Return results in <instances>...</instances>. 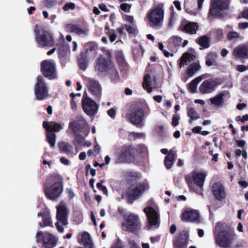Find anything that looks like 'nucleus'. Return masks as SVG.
Wrapping results in <instances>:
<instances>
[{
	"label": "nucleus",
	"mask_w": 248,
	"mask_h": 248,
	"mask_svg": "<svg viewBox=\"0 0 248 248\" xmlns=\"http://www.w3.org/2000/svg\"><path fill=\"white\" fill-rule=\"evenodd\" d=\"M43 189L47 199L57 200L63 192V177L58 172L49 174L43 183Z\"/></svg>",
	"instance_id": "obj_1"
},
{
	"label": "nucleus",
	"mask_w": 248,
	"mask_h": 248,
	"mask_svg": "<svg viewBox=\"0 0 248 248\" xmlns=\"http://www.w3.org/2000/svg\"><path fill=\"white\" fill-rule=\"evenodd\" d=\"M223 229V224H216L214 231L216 244L221 248H230L233 239L232 233L229 229Z\"/></svg>",
	"instance_id": "obj_2"
},
{
	"label": "nucleus",
	"mask_w": 248,
	"mask_h": 248,
	"mask_svg": "<svg viewBox=\"0 0 248 248\" xmlns=\"http://www.w3.org/2000/svg\"><path fill=\"white\" fill-rule=\"evenodd\" d=\"M206 174L193 171L186 176V180L190 189L199 194H202V188Z\"/></svg>",
	"instance_id": "obj_3"
},
{
	"label": "nucleus",
	"mask_w": 248,
	"mask_h": 248,
	"mask_svg": "<svg viewBox=\"0 0 248 248\" xmlns=\"http://www.w3.org/2000/svg\"><path fill=\"white\" fill-rule=\"evenodd\" d=\"M35 39L42 47H51L55 44L54 39L51 33L44 27L36 25L34 29Z\"/></svg>",
	"instance_id": "obj_4"
},
{
	"label": "nucleus",
	"mask_w": 248,
	"mask_h": 248,
	"mask_svg": "<svg viewBox=\"0 0 248 248\" xmlns=\"http://www.w3.org/2000/svg\"><path fill=\"white\" fill-rule=\"evenodd\" d=\"M165 8L163 3H160L148 13L147 18L153 27H161L164 17Z\"/></svg>",
	"instance_id": "obj_5"
},
{
	"label": "nucleus",
	"mask_w": 248,
	"mask_h": 248,
	"mask_svg": "<svg viewBox=\"0 0 248 248\" xmlns=\"http://www.w3.org/2000/svg\"><path fill=\"white\" fill-rule=\"evenodd\" d=\"M148 217L149 223V229H156L160 225L159 215L158 210L153 200H149L147 202V206L144 209Z\"/></svg>",
	"instance_id": "obj_6"
},
{
	"label": "nucleus",
	"mask_w": 248,
	"mask_h": 248,
	"mask_svg": "<svg viewBox=\"0 0 248 248\" xmlns=\"http://www.w3.org/2000/svg\"><path fill=\"white\" fill-rule=\"evenodd\" d=\"M105 55L106 57L103 56H100L97 59L95 66L96 70L101 73L111 71L115 76L118 77V72L114 68L111 60V53L109 52H107Z\"/></svg>",
	"instance_id": "obj_7"
},
{
	"label": "nucleus",
	"mask_w": 248,
	"mask_h": 248,
	"mask_svg": "<svg viewBox=\"0 0 248 248\" xmlns=\"http://www.w3.org/2000/svg\"><path fill=\"white\" fill-rule=\"evenodd\" d=\"M36 242L42 243L44 248H53L57 243L58 239L55 236L48 232H38L36 234Z\"/></svg>",
	"instance_id": "obj_8"
},
{
	"label": "nucleus",
	"mask_w": 248,
	"mask_h": 248,
	"mask_svg": "<svg viewBox=\"0 0 248 248\" xmlns=\"http://www.w3.org/2000/svg\"><path fill=\"white\" fill-rule=\"evenodd\" d=\"M37 82L34 86V94L38 100H43L48 96V88L42 76L37 77Z\"/></svg>",
	"instance_id": "obj_9"
},
{
	"label": "nucleus",
	"mask_w": 248,
	"mask_h": 248,
	"mask_svg": "<svg viewBox=\"0 0 248 248\" xmlns=\"http://www.w3.org/2000/svg\"><path fill=\"white\" fill-rule=\"evenodd\" d=\"M41 72L44 76L49 79L57 78L56 65L52 60H44L41 62Z\"/></svg>",
	"instance_id": "obj_10"
},
{
	"label": "nucleus",
	"mask_w": 248,
	"mask_h": 248,
	"mask_svg": "<svg viewBox=\"0 0 248 248\" xmlns=\"http://www.w3.org/2000/svg\"><path fill=\"white\" fill-rule=\"evenodd\" d=\"M228 6L229 3L227 1L216 0L212 4L209 14L211 16H222Z\"/></svg>",
	"instance_id": "obj_11"
},
{
	"label": "nucleus",
	"mask_w": 248,
	"mask_h": 248,
	"mask_svg": "<svg viewBox=\"0 0 248 248\" xmlns=\"http://www.w3.org/2000/svg\"><path fill=\"white\" fill-rule=\"evenodd\" d=\"M137 152V150L132 146L124 147L119 154L118 161L122 163L131 162L134 159Z\"/></svg>",
	"instance_id": "obj_12"
},
{
	"label": "nucleus",
	"mask_w": 248,
	"mask_h": 248,
	"mask_svg": "<svg viewBox=\"0 0 248 248\" xmlns=\"http://www.w3.org/2000/svg\"><path fill=\"white\" fill-rule=\"evenodd\" d=\"M82 107L83 111L88 115L94 116L97 112L98 106L94 101L89 97H84L83 95L82 101Z\"/></svg>",
	"instance_id": "obj_13"
},
{
	"label": "nucleus",
	"mask_w": 248,
	"mask_h": 248,
	"mask_svg": "<svg viewBox=\"0 0 248 248\" xmlns=\"http://www.w3.org/2000/svg\"><path fill=\"white\" fill-rule=\"evenodd\" d=\"M124 221L122 223V226L131 232H134L138 226L139 217L137 215L130 213L124 216Z\"/></svg>",
	"instance_id": "obj_14"
},
{
	"label": "nucleus",
	"mask_w": 248,
	"mask_h": 248,
	"mask_svg": "<svg viewBox=\"0 0 248 248\" xmlns=\"http://www.w3.org/2000/svg\"><path fill=\"white\" fill-rule=\"evenodd\" d=\"M129 121L133 124H140V102L135 101L131 103L130 108Z\"/></svg>",
	"instance_id": "obj_15"
},
{
	"label": "nucleus",
	"mask_w": 248,
	"mask_h": 248,
	"mask_svg": "<svg viewBox=\"0 0 248 248\" xmlns=\"http://www.w3.org/2000/svg\"><path fill=\"white\" fill-rule=\"evenodd\" d=\"M69 127L74 133L84 132L86 130L88 124L86 120L81 118L70 122Z\"/></svg>",
	"instance_id": "obj_16"
},
{
	"label": "nucleus",
	"mask_w": 248,
	"mask_h": 248,
	"mask_svg": "<svg viewBox=\"0 0 248 248\" xmlns=\"http://www.w3.org/2000/svg\"><path fill=\"white\" fill-rule=\"evenodd\" d=\"M217 86V83L216 80L213 79H207L201 84L199 91L202 94L210 93L215 90Z\"/></svg>",
	"instance_id": "obj_17"
},
{
	"label": "nucleus",
	"mask_w": 248,
	"mask_h": 248,
	"mask_svg": "<svg viewBox=\"0 0 248 248\" xmlns=\"http://www.w3.org/2000/svg\"><path fill=\"white\" fill-rule=\"evenodd\" d=\"M56 218L64 226L68 224V210L65 205H59L56 207Z\"/></svg>",
	"instance_id": "obj_18"
},
{
	"label": "nucleus",
	"mask_w": 248,
	"mask_h": 248,
	"mask_svg": "<svg viewBox=\"0 0 248 248\" xmlns=\"http://www.w3.org/2000/svg\"><path fill=\"white\" fill-rule=\"evenodd\" d=\"M212 191L216 199L218 201H221L226 197L225 188L220 182L215 183L212 185Z\"/></svg>",
	"instance_id": "obj_19"
},
{
	"label": "nucleus",
	"mask_w": 248,
	"mask_h": 248,
	"mask_svg": "<svg viewBox=\"0 0 248 248\" xmlns=\"http://www.w3.org/2000/svg\"><path fill=\"white\" fill-rule=\"evenodd\" d=\"M127 202L132 204L140 196V186H130L126 190Z\"/></svg>",
	"instance_id": "obj_20"
},
{
	"label": "nucleus",
	"mask_w": 248,
	"mask_h": 248,
	"mask_svg": "<svg viewBox=\"0 0 248 248\" xmlns=\"http://www.w3.org/2000/svg\"><path fill=\"white\" fill-rule=\"evenodd\" d=\"M230 97V95L229 92L227 91H223L220 92L215 97L211 98L210 101L212 104L217 107H219L222 106L224 104L226 98Z\"/></svg>",
	"instance_id": "obj_21"
},
{
	"label": "nucleus",
	"mask_w": 248,
	"mask_h": 248,
	"mask_svg": "<svg viewBox=\"0 0 248 248\" xmlns=\"http://www.w3.org/2000/svg\"><path fill=\"white\" fill-rule=\"evenodd\" d=\"M182 219L189 222H199L200 215L197 210H190L185 212L182 216Z\"/></svg>",
	"instance_id": "obj_22"
},
{
	"label": "nucleus",
	"mask_w": 248,
	"mask_h": 248,
	"mask_svg": "<svg viewBox=\"0 0 248 248\" xmlns=\"http://www.w3.org/2000/svg\"><path fill=\"white\" fill-rule=\"evenodd\" d=\"M188 236L189 233L187 231H183L179 233L178 238L174 242V248H186Z\"/></svg>",
	"instance_id": "obj_23"
},
{
	"label": "nucleus",
	"mask_w": 248,
	"mask_h": 248,
	"mask_svg": "<svg viewBox=\"0 0 248 248\" xmlns=\"http://www.w3.org/2000/svg\"><path fill=\"white\" fill-rule=\"evenodd\" d=\"M198 29V25L196 22H188L182 23L179 27L178 29L185 33L190 34L196 33Z\"/></svg>",
	"instance_id": "obj_24"
},
{
	"label": "nucleus",
	"mask_w": 248,
	"mask_h": 248,
	"mask_svg": "<svg viewBox=\"0 0 248 248\" xmlns=\"http://www.w3.org/2000/svg\"><path fill=\"white\" fill-rule=\"evenodd\" d=\"M89 90L92 94L97 98L101 96V87L99 82L94 79H89L88 81Z\"/></svg>",
	"instance_id": "obj_25"
},
{
	"label": "nucleus",
	"mask_w": 248,
	"mask_h": 248,
	"mask_svg": "<svg viewBox=\"0 0 248 248\" xmlns=\"http://www.w3.org/2000/svg\"><path fill=\"white\" fill-rule=\"evenodd\" d=\"M43 126L47 131H53L54 133L58 132L62 128V124L54 121H44Z\"/></svg>",
	"instance_id": "obj_26"
},
{
	"label": "nucleus",
	"mask_w": 248,
	"mask_h": 248,
	"mask_svg": "<svg viewBox=\"0 0 248 248\" xmlns=\"http://www.w3.org/2000/svg\"><path fill=\"white\" fill-rule=\"evenodd\" d=\"M84 48L85 51L83 53L90 58H94L97 54L98 46L94 43L89 42L86 44Z\"/></svg>",
	"instance_id": "obj_27"
},
{
	"label": "nucleus",
	"mask_w": 248,
	"mask_h": 248,
	"mask_svg": "<svg viewBox=\"0 0 248 248\" xmlns=\"http://www.w3.org/2000/svg\"><path fill=\"white\" fill-rule=\"evenodd\" d=\"M195 59V53L193 49L184 53L180 59V62L179 63L180 67L181 68L185 64H188L191 61Z\"/></svg>",
	"instance_id": "obj_28"
},
{
	"label": "nucleus",
	"mask_w": 248,
	"mask_h": 248,
	"mask_svg": "<svg viewBox=\"0 0 248 248\" xmlns=\"http://www.w3.org/2000/svg\"><path fill=\"white\" fill-rule=\"evenodd\" d=\"M233 54L238 58H248V46L246 45H239L236 47L233 51Z\"/></svg>",
	"instance_id": "obj_29"
},
{
	"label": "nucleus",
	"mask_w": 248,
	"mask_h": 248,
	"mask_svg": "<svg viewBox=\"0 0 248 248\" xmlns=\"http://www.w3.org/2000/svg\"><path fill=\"white\" fill-rule=\"evenodd\" d=\"M65 29L67 32H73L77 35L86 34L87 30L80 28L77 24H68L65 26Z\"/></svg>",
	"instance_id": "obj_30"
},
{
	"label": "nucleus",
	"mask_w": 248,
	"mask_h": 248,
	"mask_svg": "<svg viewBox=\"0 0 248 248\" xmlns=\"http://www.w3.org/2000/svg\"><path fill=\"white\" fill-rule=\"evenodd\" d=\"M89 58H91L83 52H80L78 59V66L80 69L84 71L87 68Z\"/></svg>",
	"instance_id": "obj_31"
},
{
	"label": "nucleus",
	"mask_w": 248,
	"mask_h": 248,
	"mask_svg": "<svg viewBox=\"0 0 248 248\" xmlns=\"http://www.w3.org/2000/svg\"><path fill=\"white\" fill-rule=\"evenodd\" d=\"M150 113V109L147 103L143 101L140 102V127L144 125L143 119H145Z\"/></svg>",
	"instance_id": "obj_32"
},
{
	"label": "nucleus",
	"mask_w": 248,
	"mask_h": 248,
	"mask_svg": "<svg viewBox=\"0 0 248 248\" xmlns=\"http://www.w3.org/2000/svg\"><path fill=\"white\" fill-rule=\"evenodd\" d=\"M57 46H59L58 55L59 57H64L69 50V45L64 41V39H63L62 40V42L59 44H57Z\"/></svg>",
	"instance_id": "obj_33"
},
{
	"label": "nucleus",
	"mask_w": 248,
	"mask_h": 248,
	"mask_svg": "<svg viewBox=\"0 0 248 248\" xmlns=\"http://www.w3.org/2000/svg\"><path fill=\"white\" fill-rule=\"evenodd\" d=\"M176 153L172 150H170L164 160V165L167 169H170L173 164L174 156Z\"/></svg>",
	"instance_id": "obj_34"
},
{
	"label": "nucleus",
	"mask_w": 248,
	"mask_h": 248,
	"mask_svg": "<svg viewBox=\"0 0 248 248\" xmlns=\"http://www.w3.org/2000/svg\"><path fill=\"white\" fill-rule=\"evenodd\" d=\"M81 242L86 248H93V244L92 242L90 234L87 232H84L81 237Z\"/></svg>",
	"instance_id": "obj_35"
},
{
	"label": "nucleus",
	"mask_w": 248,
	"mask_h": 248,
	"mask_svg": "<svg viewBox=\"0 0 248 248\" xmlns=\"http://www.w3.org/2000/svg\"><path fill=\"white\" fill-rule=\"evenodd\" d=\"M201 66L198 62H195L190 64L187 69L186 74L189 77H192L200 69Z\"/></svg>",
	"instance_id": "obj_36"
},
{
	"label": "nucleus",
	"mask_w": 248,
	"mask_h": 248,
	"mask_svg": "<svg viewBox=\"0 0 248 248\" xmlns=\"http://www.w3.org/2000/svg\"><path fill=\"white\" fill-rule=\"evenodd\" d=\"M58 147L61 153L68 154L72 151V146L68 142L61 141L58 143Z\"/></svg>",
	"instance_id": "obj_37"
},
{
	"label": "nucleus",
	"mask_w": 248,
	"mask_h": 248,
	"mask_svg": "<svg viewBox=\"0 0 248 248\" xmlns=\"http://www.w3.org/2000/svg\"><path fill=\"white\" fill-rule=\"evenodd\" d=\"M153 82L151 80V76L149 74H146L144 78L143 82V87L146 89L148 92H151L153 88Z\"/></svg>",
	"instance_id": "obj_38"
},
{
	"label": "nucleus",
	"mask_w": 248,
	"mask_h": 248,
	"mask_svg": "<svg viewBox=\"0 0 248 248\" xmlns=\"http://www.w3.org/2000/svg\"><path fill=\"white\" fill-rule=\"evenodd\" d=\"M244 37L236 31H231L227 34V39L231 41H241Z\"/></svg>",
	"instance_id": "obj_39"
},
{
	"label": "nucleus",
	"mask_w": 248,
	"mask_h": 248,
	"mask_svg": "<svg viewBox=\"0 0 248 248\" xmlns=\"http://www.w3.org/2000/svg\"><path fill=\"white\" fill-rule=\"evenodd\" d=\"M56 134L53 131H47L46 134L47 141L49 143L51 148H53L55 146L56 143Z\"/></svg>",
	"instance_id": "obj_40"
},
{
	"label": "nucleus",
	"mask_w": 248,
	"mask_h": 248,
	"mask_svg": "<svg viewBox=\"0 0 248 248\" xmlns=\"http://www.w3.org/2000/svg\"><path fill=\"white\" fill-rule=\"evenodd\" d=\"M217 55L216 53L210 52L208 54L206 58V64L208 66L213 65L217 58Z\"/></svg>",
	"instance_id": "obj_41"
},
{
	"label": "nucleus",
	"mask_w": 248,
	"mask_h": 248,
	"mask_svg": "<svg viewBox=\"0 0 248 248\" xmlns=\"http://www.w3.org/2000/svg\"><path fill=\"white\" fill-rule=\"evenodd\" d=\"M202 78L201 77H198L193 80L189 85V90L192 93H194L197 91V85L202 80Z\"/></svg>",
	"instance_id": "obj_42"
},
{
	"label": "nucleus",
	"mask_w": 248,
	"mask_h": 248,
	"mask_svg": "<svg viewBox=\"0 0 248 248\" xmlns=\"http://www.w3.org/2000/svg\"><path fill=\"white\" fill-rule=\"evenodd\" d=\"M198 43L203 48H207L210 46L209 39L206 36H203L200 37L198 40Z\"/></svg>",
	"instance_id": "obj_43"
},
{
	"label": "nucleus",
	"mask_w": 248,
	"mask_h": 248,
	"mask_svg": "<svg viewBox=\"0 0 248 248\" xmlns=\"http://www.w3.org/2000/svg\"><path fill=\"white\" fill-rule=\"evenodd\" d=\"M124 27L125 30L129 33V36L134 37L138 34V30L133 26L125 24Z\"/></svg>",
	"instance_id": "obj_44"
},
{
	"label": "nucleus",
	"mask_w": 248,
	"mask_h": 248,
	"mask_svg": "<svg viewBox=\"0 0 248 248\" xmlns=\"http://www.w3.org/2000/svg\"><path fill=\"white\" fill-rule=\"evenodd\" d=\"M40 225L42 228L46 226L53 227L50 215L48 214L46 217L43 218L42 222L40 223Z\"/></svg>",
	"instance_id": "obj_45"
},
{
	"label": "nucleus",
	"mask_w": 248,
	"mask_h": 248,
	"mask_svg": "<svg viewBox=\"0 0 248 248\" xmlns=\"http://www.w3.org/2000/svg\"><path fill=\"white\" fill-rule=\"evenodd\" d=\"M187 115L191 119V120H195L199 118V114L193 108H190L187 110Z\"/></svg>",
	"instance_id": "obj_46"
},
{
	"label": "nucleus",
	"mask_w": 248,
	"mask_h": 248,
	"mask_svg": "<svg viewBox=\"0 0 248 248\" xmlns=\"http://www.w3.org/2000/svg\"><path fill=\"white\" fill-rule=\"evenodd\" d=\"M182 39L179 36H173L169 39V43H173L175 46H180L182 43Z\"/></svg>",
	"instance_id": "obj_47"
},
{
	"label": "nucleus",
	"mask_w": 248,
	"mask_h": 248,
	"mask_svg": "<svg viewBox=\"0 0 248 248\" xmlns=\"http://www.w3.org/2000/svg\"><path fill=\"white\" fill-rule=\"evenodd\" d=\"M116 58L118 62L123 66L126 64L123 53L122 51H118L116 54Z\"/></svg>",
	"instance_id": "obj_48"
},
{
	"label": "nucleus",
	"mask_w": 248,
	"mask_h": 248,
	"mask_svg": "<svg viewBox=\"0 0 248 248\" xmlns=\"http://www.w3.org/2000/svg\"><path fill=\"white\" fill-rule=\"evenodd\" d=\"M74 137L76 141L79 145H84L85 138L78 133H74Z\"/></svg>",
	"instance_id": "obj_49"
},
{
	"label": "nucleus",
	"mask_w": 248,
	"mask_h": 248,
	"mask_svg": "<svg viewBox=\"0 0 248 248\" xmlns=\"http://www.w3.org/2000/svg\"><path fill=\"white\" fill-rule=\"evenodd\" d=\"M44 3L46 7L52 8L57 3V0H44Z\"/></svg>",
	"instance_id": "obj_50"
},
{
	"label": "nucleus",
	"mask_w": 248,
	"mask_h": 248,
	"mask_svg": "<svg viewBox=\"0 0 248 248\" xmlns=\"http://www.w3.org/2000/svg\"><path fill=\"white\" fill-rule=\"evenodd\" d=\"M103 183L104 181L101 180L100 182L97 183L96 186L98 189L102 191L104 194L107 195L108 191L106 186L102 185V184Z\"/></svg>",
	"instance_id": "obj_51"
},
{
	"label": "nucleus",
	"mask_w": 248,
	"mask_h": 248,
	"mask_svg": "<svg viewBox=\"0 0 248 248\" xmlns=\"http://www.w3.org/2000/svg\"><path fill=\"white\" fill-rule=\"evenodd\" d=\"M149 185L148 181L146 180H144L142 183H140V194L145 191L149 189Z\"/></svg>",
	"instance_id": "obj_52"
},
{
	"label": "nucleus",
	"mask_w": 248,
	"mask_h": 248,
	"mask_svg": "<svg viewBox=\"0 0 248 248\" xmlns=\"http://www.w3.org/2000/svg\"><path fill=\"white\" fill-rule=\"evenodd\" d=\"M76 7V5L74 3L69 2H67L63 7V10L65 11H68L69 10H74Z\"/></svg>",
	"instance_id": "obj_53"
},
{
	"label": "nucleus",
	"mask_w": 248,
	"mask_h": 248,
	"mask_svg": "<svg viewBox=\"0 0 248 248\" xmlns=\"http://www.w3.org/2000/svg\"><path fill=\"white\" fill-rule=\"evenodd\" d=\"M204 1V0H197L198 3V9L197 10L195 11L194 12H192L191 11H189L188 12L191 14H193L194 15H196L198 14L199 11L202 9V3Z\"/></svg>",
	"instance_id": "obj_54"
},
{
	"label": "nucleus",
	"mask_w": 248,
	"mask_h": 248,
	"mask_svg": "<svg viewBox=\"0 0 248 248\" xmlns=\"http://www.w3.org/2000/svg\"><path fill=\"white\" fill-rule=\"evenodd\" d=\"M140 139V133L132 132L128 135V139L130 140Z\"/></svg>",
	"instance_id": "obj_55"
},
{
	"label": "nucleus",
	"mask_w": 248,
	"mask_h": 248,
	"mask_svg": "<svg viewBox=\"0 0 248 248\" xmlns=\"http://www.w3.org/2000/svg\"><path fill=\"white\" fill-rule=\"evenodd\" d=\"M128 243L129 248H139L138 243L133 239L129 238Z\"/></svg>",
	"instance_id": "obj_56"
},
{
	"label": "nucleus",
	"mask_w": 248,
	"mask_h": 248,
	"mask_svg": "<svg viewBox=\"0 0 248 248\" xmlns=\"http://www.w3.org/2000/svg\"><path fill=\"white\" fill-rule=\"evenodd\" d=\"M127 177L129 180H135L138 176V173L135 172H129L127 173Z\"/></svg>",
	"instance_id": "obj_57"
},
{
	"label": "nucleus",
	"mask_w": 248,
	"mask_h": 248,
	"mask_svg": "<svg viewBox=\"0 0 248 248\" xmlns=\"http://www.w3.org/2000/svg\"><path fill=\"white\" fill-rule=\"evenodd\" d=\"M120 8L123 11L127 13L129 12L130 5L128 3H123L121 4Z\"/></svg>",
	"instance_id": "obj_58"
},
{
	"label": "nucleus",
	"mask_w": 248,
	"mask_h": 248,
	"mask_svg": "<svg viewBox=\"0 0 248 248\" xmlns=\"http://www.w3.org/2000/svg\"><path fill=\"white\" fill-rule=\"evenodd\" d=\"M111 248H124V246L121 240L118 239L116 242L111 246Z\"/></svg>",
	"instance_id": "obj_59"
},
{
	"label": "nucleus",
	"mask_w": 248,
	"mask_h": 248,
	"mask_svg": "<svg viewBox=\"0 0 248 248\" xmlns=\"http://www.w3.org/2000/svg\"><path fill=\"white\" fill-rule=\"evenodd\" d=\"M116 113V109L114 108H111L107 111L108 115L112 119H114L115 118Z\"/></svg>",
	"instance_id": "obj_60"
},
{
	"label": "nucleus",
	"mask_w": 248,
	"mask_h": 248,
	"mask_svg": "<svg viewBox=\"0 0 248 248\" xmlns=\"http://www.w3.org/2000/svg\"><path fill=\"white\" fill-rule=\"evenodd\" d=\"M180 118L177 115H174L172 120V124L173 126H176L179 124V121Z\"/></svg>",
	"instance_id": "obj_61"
},
{
	"label": "nucleus",
	"mask_w": 248,
	"mask_h": 248,
	"mask_svg": "<svg viewBox=\"0 0 248 248\" xmlns=\"http://www.w3.org/2000/svg\"><path fill=\"white\" fill-rule=\"evenodd\" d=\"M107 34L109 36V41L111 42H113L115 40L117 35L114 32V31H113L112 34H110V32H107Z\"/></svg>",
	"instance_id": "obj_62"
},
{
	"label": "nucleus",
	"mask_w": 248,
	"mask_h": 248,
	"mask_svg": "<svg viewBox=\"0 0 248 248\" xmlns=\"http://www.w3.org/2000/svg\"><path fill=\"white\" fill-rule=\"evenodd\" d=\"M142 153L144 156L147 157L148 156V150L147 148L145 145H140V154Z\"/></svg>",
	"instance_id": "obj_63"
},
{
	"label": "nucleus",
	"mask_w": 248,
	"mask_h": 248,
	"mask_svg": "<svg viewBox=\"0 0 248 248\" xmlns=\"http://www.w3.org/2000/svg\"><path fill=\"white\" fill-rule=\"evenodd\" d=\"M99 8L101 10L104 12H108L109 11L108 9L107 8L106 5L104 3H100L98 5Z\"/></svg>",
	"instance_id": "obj_64"
}]
</instances>
